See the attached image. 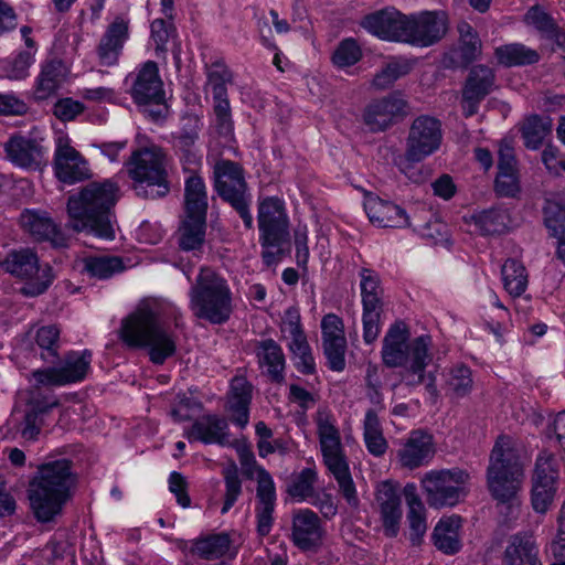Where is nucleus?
<instances>
[{"label": "nucleus", "instance_id": "obj_14", "mask_svg": "<svg viewBox=\"0 0 565 565\" xmlns=\"http://www.w3.org/2000/svg\"><path fill=\"white\" fill-rule=\"evenodd\" d=\"M443 140L441 124L430 116H419L412 122L405 143V157L423 161L435 153Z\"/></svg>", "mask_w": 565, "mask_h": 565}, {"label": "nucleus", "instance_id": "obj_21", "mask_svg": "<svg viewBox=\"0 0 565 565\" xmlns=\"http://www.w3.org/2000/svg\"><path fill=\"white\" fill-rule=\"evenodd\" d=\"M360 25L380 40L403 43L406 14L392 7L385 8L366 14Z\"/></svg>", "mask_w": 565, "mask_h": 565}, {"label": "nucleus", "instance_id": "obj_10", "mask_svg": "<svg viewBox=\"0 0 565 565\" xmlns=\"http://www.w3.org/2000/svg\"><path fill=\"white\" fill-rule=\"evenodd\" d=\"M214 186L218 195L239 214L244 225L252 228L254 218L249 211L250 194L247 192L242 168L228 160L216 162L214 166Z\"/></svg>", "mask_w": 565, "mask_h": 565}, {"label": "nucleus", "instance_id": "obj_49", "mask_svg": "<svg viewBox=\"0 0 565 565\" xmlns=\"http://www.w3.org/2000/svg\"><path fill=\"white\" fill-rule=\"evenodd\" d=\"M524 21L529 26L534 28L543 39L550 40L561 46V30L554 19L541 7H531L524 15Z\"/></svg>", "mask_w": 565, "mask_h": 565}, {"label": "nucleus", "instance_id": "obj_53", "mask_svg": "<svg viewBox=\"0 0 565 565\" xmlns=\"http://www.w3.org/2000/svg\"><path fill=\"white\" fill-rule=\"evenodd\" d=\"M473 386L472 372L463 365L457 364L452 366L446 377L447 392L457 398L467 396Z\"/></svg>", "mask_w": 565, "mask_h": 565}, {"label": "nucleus", "instance_id": "obj_11", "mask_svg": "<svg viewBox=\"0 0 565 565\" xmlns=\"http://www.w3.org/2000/svg\"><path fill=\"white\" fill-rule=\"evenodd\" d=\"M469 475L458 468L431 470L422 479V487L428 504L439 509L455 507L467 494Z\"/></svg>", "mask_w": 565, "mask_h": 565}, {"label": "nucleus", "instance_id": "obj_59", "mask_svg": "<svg viewBox=\"0 0 565 565\" xmlns=\"http://www.w3.org/2000/svg\"><path fill=\"white\" fill-rule=\"evenodd\" d=\"M362 57V49L353 38L343 39L332 54V62L339 68L354 65Z\"/></svg>", "mask_w": 565, "mask_h": 565}, {"label": "nucleus", "instance_id": "obj_20", "mask_svg": "<svg viewBox=\"0 0 565 565\" xmlns=\"http://www.w3.org/2000/svg\"><path fill=\"white\" fill-rule=\"evenodd\" d=\"M7 158L17 167L40 169L47 161V148L42 139L25 135H14L4 143Z\"/></svg>", "mask_w": 565, "mask_h": 565}, {"label": "nucleus", "instance_id": "obj_22", "mask_svg": "<svg viewBox=\"0 0 565 565\" xmlns=\"http://www.w3.org/2000/svg\"><path fill=\"white\" fill-rule=\"evenodd\" d=\"M203 127L196 115H185L181 118L180 131L173 136V145L180 153L184 169L194 172L201 164L202 154L196 147L200 131Z\"/></svg>", "mask_w": 565, "mask_h": 565}, {"label": "nucleus", "instance_id": "obj_52", "mask_svg": "<svg viewBox=\"0 0 565 565\" xmlns=\"http://www.w3.org/2000/svg\"><path fill=\"white\" fill-rule=\"evenodd\" d=\"M288 348L297 370L303 374H311L316 370L315 359L305 332L290 337Z\"/></svg>", "mask_w": 565, "mask_h": 565}, {"label": "nucleus", "instance_id": "obj_43", "mask_svg": "<svg viewBox=\"0 0 565 565\" xmlns=\"http://www.w3.org/2000/svg\"><path fill=\"white\" fill-rule=\"evenodd\" d=\"M207 193L203 179L191 174L184 185V215L206 216Z\"/></svg>", "mask_w": 565, "mask_h": 565}, {"label": "nucleus", "instance_id": "obj_1", "mask_svg": "<svg viewBox=\"0 0 565 565\" xmlns=\"http://www.w3.org/2000/svg\"><path fill=\"white\" fill-rule=\"evenodd\" d=\"M381 355L387 367H405L402 373L404 385L415 388L424 384L426 392L436 402L439 395L436 374L426 371L433 360L430 335L423 334L411 340L406 323L396 321L384 335Z\"/></svg>", "mask_w": 565, "mask_h": 565}, {"label": "nucleus", "instance_id": "obj_58", "mask_svg": "<svg viewBox=\"0 0 565 565\" xmlns=\"http://www.w3.org/2000/svg\"><path fill=\"white\" fill-rule=\"evenodd\" d=\"M317 472L311 468L302 469L289 483L288 493L298 501L307 500L313 495Z\"/></svg>", "mask_w": 565, "mask_h": 565}, {"label": "nucleus", "instance_id": "obj_46", "mask_svg": "<svg viewBox=\"0 0 565 565\" xmlns=\"http://www.w3.org/2000/svg\"><path fill=\"white\" fill-rule=\"evenodd\" d=\"M493 84V70L486 65H476L470 70L467 77L463 88V97L483 99L490 93Z\"/></svg>", "mask_w": 565, "mask_h": 565}, {"label": "nucleus", "instance_id": "obj_51", "mask_svg": "<svg viewBox=\"0 0 565 565\" xmlns=\"http://www.w3.org/2000/svg\"><path fill=\"white\" fill-rule=\"evenodd\" d=\"M412 68L413 64L409 61L394 58L374 75L371 84L375 89H386L398 78L407 75Z\"/></svg>", "mask_w": 565, "mask_h": 565}, {"label": "nucleus", "instance_id": "obj_60", "mask_svg": "<svg viewBox=\"0 0 565 565\" xmlns=\"http://www.w3.org/2000/svg\"><path fill=\"white\" fill-rule=\"evenodd\" d=\"M231 82V73L226 66L214 63L207 72V86L211 88L214 100L227 98V83Z\"/></svg>", "mask_w": 565, "mask_h": 565}, {"label": "nucleus", "instance_id": "obj_62", "mask_svg": "<svg viewBox=\"0 0 565 565\" xmlns=\"http://www.w3.org/2000/svg\"><path fill=\"white\" fill-rule=\"evenodd\" d=\"M381 308L382 307H363V340L367 344L374 342L380 334Z\"/></svg>", "mask_w": 565, "mask_h": 565}, {"label": "nucleus", "instance_id": "obj_41", "mask_svg": "<svg viewBox=\"0 0 565 565\" xmlns=\"http://www.w3.org/2000/svg\"><path fill=\"white\" fill-rule=\"evenodd\" d=\"M206 216L184 215L178 230V244L184 252H201L205 243Z\"/></svg>", "mask_w": 565, "mask_h": 565}, {"label": "nucleus", "instance_id": "obj_33", "mask_svg": "<svg viewBox=\"0 0 565 565\" xmlns=\"http://www.w3.org/2000/svg\"><path fill=\"white\" fill-rule=\"evenodd\" d=\"M252 401V385L244 376H235L231 381L227 409L233 424L245 428L249 420V405Z\"/></svg>", "mask_w": 565, "mask_h": 565}, {"label": "nucleus", "instance_id": "obj_27", "mask_svg": "<svg viewBox=\"0 0 565 565\" xmlns=\"http://www.w3.org/2000/svg\"><path fill=\"white\" fill-rule=\"evenodd\" d=\"M502 562L504 565H542L534 536L530 532H518L509 536Z\"/></svg>", "mask_w": 565, "mask_h": 565}, {"label": "nucleus", "instance_id": "obj_12", "mask_svg": "<svg viewBox=\"0 0 565 565\" xmlns=\"http://www.w3.org/2000/svg\"><path fill=\"white\" fill-rule=\"evenodd\" d=\"M1 267L7 273L28 280L21 292L29 297L42 295L54 279L52 268L47 264L40 266L36 254L29 248L11 252L1 263Z\"/></svg>", "mask_w": 565, "mask_h": 565}, {"label": "nucleus", "instance_id": "obj_19", "mask_svg": "<svg viewBox=\"0 0 565 565\" xmlns=\"http://www.w3.org/2000/svg\"><path fill=\"white\" fill-rule=\"evenodd\" d=\"M54 171L60 181L68 184L83 181L90 175L87 161L71 146L66 136H61L56 140Z\"/></svg>", "mask_w": 565, "mask_h": 565}, {"label": "nucleus", "instance_id": "obj_47", "mask_svg": "<svg viewBox=\"0 0 565 565\" xmlns=\"http://www.w3.org/2000/svg\"><path fill=\"white\" fill-rule=\"evenodd\" d=\"M363 437L367 451L374 457H382L387 450V441L383 436L379 416L374 409L365 413Z\"/></svg>", "mask_w": 565, "mask_h": 565}, {"label": "nucleus", "instance_id": "obj_55", "mask_svg": "<svg viewBox=\"0 0 565 565\" xmlns=\"http://www.w3.org/2000/svg\"><path fill=\"white\" fill-rule=\"evenodd\" d=\"M359 275L363 307H382V289L379 275L369 268H362Z\"/></svg>", "mask_w": 565, "mask_h": 565}, {"label": "nucleus", "instance_id": "obj_34", "mask_svg": "<svg viewBox=\"0 0 565 565\" xmlns=\"http://www.w3.org/2000/svg\"><path fill=\"white\" fill-rule=\"evenodd\" d=\"M67 76V67L61 60H47L41 65L35 79L34 97L44 100L54 95L63 85Z\"/></svg>", "mask_w": 565, "mask_h": 565}, {"label": "nucleus", "instance_id": "obj_2", "mask_svg": "<svg viewBox=\"0 0 565 565\" xmlns=\"http://www.w3.org/2000/svg\"><path fill=\"white\" fill-rule=\"evenodd\" d=\"M120 198V188L111 179L90 182L67 200L70 226L96 237L115 238L114 207Z\"/></svg>", "mask_w": 565, "mask_h": 565}, {"label": "nucleus", "instance_id": "obj_57", "mask_svg": "<svg viewBox=\"0 0 565 565\" xmlns=\"http://www.w3.org/2000/svg\"><path fill=\"white\" fill-rule=\"evenodd\" d=\"M222 475L225 483V499L221 513L225 514L242 494V480L239 478L238 468L234 462L224 467Z\"/></svg>", "mask_w": 565, "mask_h": 565}, {"label": "nucleus", "instance_id": "obj_42", "mask_svg": "<svg viewBox=\"0 0 565 565\" xmlns=\"http://www.w3.org/2000/svg\"><path fill=\"white\" fill-rule=\"evenodd\" d=\"M55 404L49 406L35 405L31 406L22 414H14L11 417L10 424H12L15 434L24 440H35L42 429L44 415Z\"/></svg>", "mask_w": 565, "mask_h": 565}, {"label": "nucleus", "instance_id": "obj_3", "mask_svg": "<svg viewBox=\"0 0 565 565\" xmlns=\"http://www.w3.org/2000/svg\"><path fill=\"white\" fill-rule=\"evenodd\" d=\"M75 482L76 476L68 459H56L41 465L28 490L35 519L46 523L58 515L71 498V489Z\"/></svg>", "mask_w": 565, "mask_h": 565}, {"label": "nucleus", "instance_id": "obj_26", "mask_svg": "<svg viewBox=\"0 0 565 565\" xmlns=\"http://www.w3.org/2000/svg\"><path fill=\"white\" fill-rule=\"evenodd\" d=\"M188 440L201 441L206 445L228 446L230 429L227 420L217 415H204L198 418L185 431Z\"/></svg>", "mask_w": 565, "mask_h": 565}, {"label": "nucleus", "instance_id": "obj_56", "mask_svg": "<svg viewBox=\"0 0 565 565\" xmlns=\"http://www.w3.org/2000/svg\"><path fill=\"white\" fill-rule=\"evenodd\" d=\"M60 329L50 324L38 329L35 342L41 349V358L47 363H54L57 358Z\"/></svg>", "mask_w": 565, "mask_h": 565}, {"label": "nucleus", "instance_id": "obj_15", "mask_svg": "<svg viewBox=\"0 0 565 565\" xmlns=\"http://www.w3.org/2000/svg\"><path fill=\"white\" fill-rule=\"evenodd\" d=\"M92 363L89 350L71 351L65 355L58 366L36 370L32 373L38 385L63 386L83 381Z\"/></svg>", "mask_w": 565, "mask_h": 565}, {"label": "nucleus", "instance_id": "obj_9", "mask_svg": "<svg viewBox=\"0 0 565 565\" xmlns=\"http://www.w3.org/2000/svg\"><path fill=\"white\" fill-rule=\"evenodd\" d=\"M239 462L245 476L249 479L256 473V505L255 515L257 520V533L266 536L270 533L274 524V511L276 507V487L270 473L258 466L252 451L243 449L239 451Z\"/></svg>", "mask_w": 565, "mask_h": 565}, {"label": "nucleus", "instance_id": "obj_5", "mask_svg": "<svg viewBox=\"0 0 565 565\" xmlns=\"http://www.w3.org/2000/svg\"><path fill=\"white\" fill-rule=\"evenodd\" d=\"M189 308L198 319L225 323L233 311V294L227 280L211 268H201L189 290Z\"/></svg>", "mask_w": 565, "mask_h": 565}, {"label": "nucleus", "instance_id": "obj_31", "mask_svg": "<svg viewBox=\"0 0 565 565\" xmlns=\"http://www.w3.org/2000/svg\"><path fill=\"white\" fill-rule=\"evenodd\" d=\"M323 531L319 516L310 511L302 510L295 514L292 520L294 543L303 551L315 550L320 545Z\"/></svg>", "mask_w": 565, "mask_h": 565}, {"label": "nucleus", "instance_id": "obj_54", "mask_svg": "<svg viewBox=\"0 0 565 565\" xmlns=\"http://www.w3.org/2000/svg\"><path fill=\"white\" fill-rule=\"evenodd\" d=\"M551 128L552 120L550 118L537 115L529 117L522 129L524 145L530 149H537L551 132Z\"/></svg>", "mask_w": 565, "mask_h": 565}, {"label": "nucleus", "instance_id": "obj_63", "mask_svg": "<svg viewBox=\"0 0 565 565\" xmlns=\"http://www.w3.org/2000/svg\"><path fill=\"white\" fill-rule=\"evenodd\" d=\"M34 63L32 50H23L10 62L7 76L10 79H24L29 76V68Z\"/></svg>", "mask_w": 565, "mask_h": 565}, {"label": "nucleus", "instance_id": "obj_4", "mask_svg": "<svg viewBox=\"0 0 565 565\" xmlns=\"http://www.w3.org/2000/svg\"><path fill=\"white\" fill-rule=\"evenodd\" d=\"M120 338L130 348L148 349L154 364H163L177 350V338L150 305L140 306L121 322Z\"/></svg>", "mask_w": 565, "mask_h": 565}, {"label": "nucleus", "instance_id": "obj_44", "mask_svg": "<svg viewBox=\"0 0 565 565\" xmlns=\"http://www.w3.org/2000/svg\"><path fill=\"white\" fill-rule=\"evenodd\" d=\"M82 264V271L97 279H108L125 269L122 258L113 255L87 256Z\"/></svg>", "mask_w": 565, "mask_h": 565}, {"label": "nucleus", "instance_id": "obj_39", "mask_svg": "<svg viewBox=\"0 0 565 565\" xmlns=\"http://www.w3.org/2000/svg\"><path fill=\"white\" fill-rule=\"evenodd\" d=\"M544 224L551 236L557 239L556 254L558 258L565 259V207L564 200L559 195H552L545 200Z\"/></svg>", "mask_w": 565, "mask_h": 565}, {"label": "nucleus", "instance_id": "obj_28", "mask_svg": "<svg viewBox=\"0 0 565 565\" xmlns=\"http://www.w3.org/2000/svg\"><path fill=\"white\" fill-rule=\"evenodd\" d=\"M22 227L38 241H47L55 247L66 246V237L45 212L26 210L20 216Z\"/></svg>", "mask_w": 565, "mask_h": 565}, {"label": "nucleus", "instance_id": "obj_50", "mask_svg": "<svg viewBox=\"0 0 565 565\" xmlns=\"http://www.w3.org/2000/svg\"><path fill=\"white\" fill-rule=\"evenodd\" d=\"M504 289L512 296H521L527 287V274L522 263L509 258L501 268Z\"/></svg>", "mask_w": 565, "mask_h": 565}, {"label": "nucleus", "instance_id": "obj_23", "mask_svg": "<svg viewBox=\"0 0 565 565\" xmlns=\"http://www.w3.org/2000/svg\"><path fill=\"white\" fill-rule=\"evenodd\" d=\"M557 471L552 456H540L536 459L532 487V505L537 512H545L555 493Z\"/></svg>", "mask_w": 565, "mask_h": 565}, {"label": "nucleus", "instance_id": "obj_37", "mask_svg": "<svg viewBox=\"0 0 565 565\" xmlns=\"http://www.w3.org/2000/svg\"><path fill=\"white\" fill-rule=\"evenodd\" d=\"M408 508L407 521L409 524V540L413 545H419L427 531L426 510L415 483H407L403 490Z\"/></svg>", "mask_w": 565, "mask_h": 565}, {"label": "nucleus", "instance_id": "obj_35", "mask_svg": "<svg viewBox=\"0 0 565 565\" xmlns=\"http://www.w3.org/2000/svg\"><path fill=\"white\" fill-rule=\"evenodd\" d=\"M370 221L381 227H405L409 224L406 212L398 205L373 198L365 203Z\"/></svg>", "mask_w": 565, "mask_h": 565}, {"label": "nucleus", "instance_id": "obj_18", "mask_svg": "<svg viewBox=\"0 0 565 565\" xmlns=\"http://www.w3.org/2000/svg\"><path fill=\"white\" fill-rule=\"evenodd\" d=\"M406 100L397 93L370 102L363 111V122L371 132H381L406 115Z\"/></svg>", "mask_w": 565, "mask_h": 565}, {"label": "nucleus", "instance_id": "obj_25", "mask_svg": "<svg viewBox=\"0 0 565 565\" xmlns=\"http://www.w3.org/2000/svg\"><path fill=\"white\" fill-rule=\"evenodd\" d=\"M498 157L495 193L500 196L514 198L520 192V180L514 149L510 141L502 140L500 142Z\"/></svg>", "mask_w": 565, "mask_h": 565}, {"label": "nucleus", "instance_id": "obj_48", "mask_svg": "<svg viewBox=\"0 0 565 565\" xmlns=\"http://www.w3.org/2000/svg\"><path fill=\"white\" fill-rule=\"evenodd\" d=\"M494 54L500 64L509 67L534 64L540 58L535 50L521 43L498 46Z\"/></svg>", "mask_w": 565, "mask_h": 565}, {"label": "nucleus", "instance_id": "obj_38", "mask_svg": "<svg viewBox=\"0 0 565 565\" xmlns=\"http://www.w3.org/2000/svg\"><path fill=\"white\" fill-rule=\"evenodd\" d=\"M469 224H472L483 236L504 234L511 224L509 211L501 206H493L470 215Z\"/></svg>", "mask_w": 565, "mask_h": 565}, {"label": "nucleus", "instance_id": "obj_61", "mask_svg": "<svg viewBox=\"0 0 565 565\" xmlns=\"http://www.w3.org/2000/svg\"><path fill=\"white\" fill-rule=\"evenodd\" d=\"M323 341V351L329 361V366L331 370L340 372L343 371L345 366V350H347V340L345 338H337L322 340Z\"/></svg>", "mask_w": 565, "mask_h": 565}, {"label": "nucleus", "instance_id": "obj_40", "mask_svg": "<svg viewBox=\"0 0 565 565\" xmlns=\"http://www.w3.org/2000/svg\"><path fill=\"white\" fill-rule=\"evenodd\" d=\"M189 552L207 561L218 559L226 555H235V552H232V541L227 533L198 537L192 541Z\"/></svg>", "mask_w": 565, "mask_h": 565}, {"label": "nucleus", "instance_id": "obj_13", "mask_svg": "<svg viewBox=\"0 0 565 565\" xmlns=\"http://www.w3.org/2000/svg\"><path fill=\"white\" fill-rule=\"evenodd\" d=\"M259 243L262 247L282 246L289 239V218L282 200L268 196L258 204Z\"/></svg>", "mask_w": 565, "mask_h": 565}, {"label": "nucleus", "instance_id": "obj_24", "mask_svg": "<svg viewBox=\"0 0 565 565\" xmlns=\"http://www.w3.org/2000/svg\"><path fill=\"white\" fill-rule=\"evenodd\" d=\"M376 502L385 534L390 537L396 536L402 519L398 486L388 480L379 483L376 488Z\"/></svg>", "mask_w": 565, "mask_h": 565}, {"label": "nucleus", "instance_id": "obj_30", "mask_svg": "<svg viewBox=\"0 0 565 565\" xmlns=\"http://www.w3.org/2000/svg\"><path fill=\"white\" fill-rule=\"evenodd\" d=\"M434 452L431 436L416 430L411 433L405 444L398 449L397 456L403 467L415 469L428 463Z\"/></svg>", "mask_w": 565, "mask_h": 565}, {"label": "nucleus", "instance_id": "obj_6", "mask_svg": "<svg viewBox=\"0 0 565 565\" xmlns=\"http://www.w3.org/2000/svg\"><path fill=\"white\" fill-rule=\"evenodd\" d=\"M315 422L323 463L337 480L339 490L347 502L356 507L359 503L356 489L351 477L337 419L330 412L320 409L317 412Z\"/></svg>", "mask_w": 565, "mask_h": 565}, {"label": "nucleus", "instance_id": "obj_7", "mask_svg": "<svg viewBox=\"0 0 565 565\" xmlns=\"http://www.w3.org/2000/svg\"><path fill=\"white\" fill-rule=\"evenodd\" d=\"M523 465L514 440L500 436L490 455L487 483L492 497L500 502L511 501L520 489Z\"/></svg>", "mask_w": 565, "mask_h": 565}, {"label": "nucleus", "instance_id": "obj_36", "mask_svg": "<svg viewBox=\"0 0 565 565\" xmlns=\"http://www.w3.org/2000/svg\"><path fill=\"white\" fill-rule=\"evenodd\" d=\"M461 518L450 515L441 518L433 531V542L436 548L444 554L454 555L461 550Z\"/></svg>", "mask_w": 565, "mask_h": 565}, {"label": "nucleus", "instance_id": "obj_8", "mask_svg": "<svg viewBox=\"0 0 565 565\" xmlns=\"http://www.w3.org/2000/svg\"><path fill=\"white\" fill-rule=\"evenodd\" d=\"M127 170L139 196L158 199L169 193L167 156L160 148L134 151L127 162Z\"/></svg>", "mask_w": 565, "mask_h": 565}, {"label": "nucleus", "instance_id": "obj_16", "mask_svg": "<svg viewBox=\"0 0 565 565\" xmlns=\"http://www.w3.org/2000/svg\"><path fill=\"white\" fill-rule=\"evenodd\" d=\"M403 43L427 47L440 41L447 32L448 19L444 11H424L406 15Z\"/></svg>", "mask_w": 565, "mask_h": 565}, {"label": "nucleus", "instance_id": "obj_29", "mask_svg": "<svg viewBox=\"0 0 565 565\" xmlns=\"http://www.w3.org/2000/svg\"><path fill=\"white\" fill-rule=\"evenodd\" d=\"M128 39V24L121 18H116L109 24L97 46V56L103 66H114L118 63L124 43Z\"/></svg>", "mask_w": 565, "mask_h": 565}, {"label": "nucleus", "instance_id": "obj_45", "mask_svg": "<svg viewBox=\"0 0 565 565\" xmlns=\"http://www.w3.org/2000/svg\"><path fill=\"white\" fill-rule=\"evenodd\" d=\"M161 1V12L164 15V19H156L152 21L151 29V39L156 43V51L164 53L167 51V43L170 38L175 32V28L173 25L174 19V2L173 0H160Z\"/></svg>", "mask_w": 565, "mask_h": 565}, {"label": "nucleus", "instance_id": "obj_17", "mask_svg": "<svg viewBox=\"0 0 565 565\" xmlns=\"http://www.w3.org/2000/svg\"><path fill=\"white\" fill-rule=\"evenodd\" d=\"M125 82L130 85L128 93L136 104L160 105L164 102L163 84L154 62L143 63L136 72L128 74Z\"/></svg>", "mask_w": 565, "mask_h": 565}, {"label": "nucleus", "instance_id": "obj_32", "mask_svg": "<svg viewBox=\"0 0 565 565\" xmlns=\"http://www.w3.org/2000/svg\"><path fill=\"white\" fill-rule=\"evenodd\" d=\"M254 352L263 373L273 382L281 383L286 365L281 347L273 339H265L256 342Z\"/></svg>", "mask_w": 565, "mask_h": 565}, {"label": "nucleus", "instance_id": "obj_64", "mask_svg": "<svg viewBox=\"0 0 565 565\" xmlns=\"http://www.w3.org/2000/svg\"><path fill=\"white\" fill-rule=\"evenodd\" d=\"M84 110V104L71 97L58 99L53 107V114L62 121L74 120Z\"/></svg>", "mask_w": 565, "mask_h": 565}]
</instances>
